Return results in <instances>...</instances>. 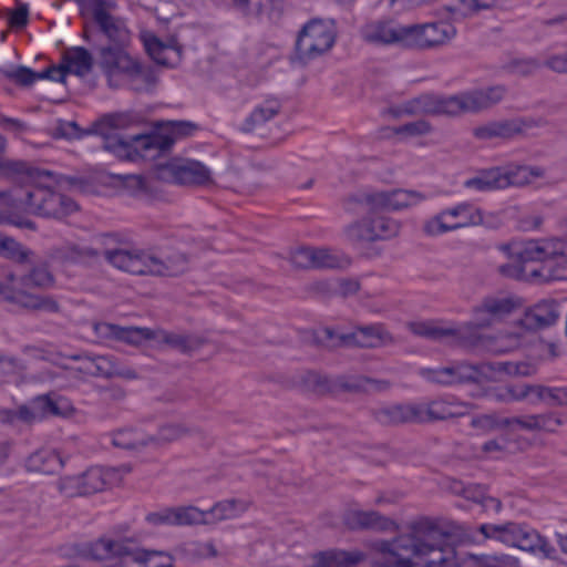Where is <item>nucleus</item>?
<instances>
[{
    "instance_id": "8",
    "label": "nucleus",
    "mask_w": 567,
    "mask_h": 567,
    "mask_svg": "<svg viewBox=\"0 0 567 567\" xmlns=\"http://www.w3.org/2000/svg\"><path fill=\"white\" fill-rule=\"evenodd\" d=\"M137 545L132 538H115L103 535L86 544L82 555L99 561L104 567H133L138 560Z\"/></svg>"
},
{
    "instance_id": "50",
    "label": "nucleus",
    "mask_w": 567,
    "mask_h": 567,
    "mask_svg": "<svg viewBox=\"0 0 567 567\" xmlns=\"http://www.w3.org/2000/svg\"><path fill=\"white\" fill-rule=\"evenodd\" d=\"M53 275L47 267H34L30 272L21 277L20 282L23 288L38 287L47 288L53 285Z\"/></svg>"
},
{
    "instance_id": "4",
    "label": "nucleus",
    "mask_w": 567,
    "mask_h": 567,
    "mask_svg": "<svg viewBox=\"0 0 567 567\" xmlns=\"http://www.w3.org/2000/svg\"><path fill=\"white\" fill-rule=\"evenodd\" d=\"M504 95L505 87L502 85L465 91L450 96L423 94L402 104L399 114L458 116L465 113H478L499 103Z\"/></svg>"
},
{
    "instance_id": "53",
    "label": "nucleus",
    "mask_w": 567,
    "mask_h": 567,
    "mask_svg": "<svg viewBox=\"0 0 567 567\" xmlns=\"http://www.w3.org/2000/svg\"><path fill=\"white\" fill-rule=\"evenodd\" d=\"M245 508L239 506L235 499H228L216 504L209 512L208 518L212 516L216 520L230 519L236 517Z\"/></svg>"
},
{
    "instance_id": "17",
    "label": "nucleus",
    "mask_w": 567,
    "mask_h": 567,
    "mask_svg": "<svg viewBox=\"0 0 567 567\" xmlns=\"http://www.w3.org/2000/svg\"><path fill=\"white\" fill-rule=\"evenodd\" d=\"M478 530L485 538H495L526 551H536L537 545L540 543V535L537 532L514 523L503 525L483 524Z\"/></svg>"
},
{
    "instance_id": "31",
    "label": "nucleus",
    "mask_w": 567,
    "mask_h": 567,
    "mask_svg": "<svg viewBox=\"0 0 567 567\" xmlns=\"http://www.w3.org/2000/svg\"><path fill=\"white\" fill-rule=\"evenodd\" d=\"M519 340L514 334H504L498 337L475 334L474 332L466 336L463 346L470 348H482L495 354L505 353L518 347Z\"/></svg>"
},
{
    "instance_id": "28",
    "label": "nucleus",
    "mask_w": 567,
    "mask_h": 567,
    "mask_svg": "<svg viewBox=\"0 0 567 567\" xmlns=\"http://www.w3.org/2000/svg\"><path fill=\"white\" fill-rule=\"evenodd\" d=\"M405 25L392 21H377L364 27L363 37L368 42L399 44L404 48Z\"/></svg>"
},
{
    "instance_id": "6",
    "label": "nucleus",
    "mask_w": 567,
    "mask_h": 567,
    "mask_svg": "<svg viewBox=\"0 0 567 567\" xmlns=\"http://www.w3.org/2000/svg\"><path fill=\"white\" fill-rule=\"evenodd\" d=\"M131 471L132 467L128 464L107 468L92 466L79 474L61 476L55 486L62 497H85L121 484L123 477Z\"/></svg>"
},
{
    "instance_id": "5",
    "label": "nucleus",
    "mask_w": 567,
    "mask_h": 567,
    "mask_svg": "<svg viewBox=\"0 0 567 567\" xmlns=\"http://www.w3.org/2000/svg\"><path fill=\"white\" fill-rule=\"evenodd\" d=\"M99 66L112 89L128 85L132 90L141 92L151 90L157 82L154 70L131 55L127 48L101 47Z\"/></svg>"
},
{
    "instance_id": "7",
    "label": "nucleus",
    "mask_w": 567,
    "mask_h": 567,
    "mask_svg": "<svg viewBox=\"0 0 567 567\" xmlns=\"http://www.w3.org/2000/svg\"><path fill=\"white\" fill-rule=\"evenodd\" d=\"M333 20L315 18L299 31L296 40V60L302 64L329 52L337 40Z\"/></svg>"
},
{
    "instance_id": "42",
    "label": "nucleus",
    "mask_w": 567,
    "mask_h": 567,
    "mask_svg": "<svg viewBox=\"0 0 567 567\" xmlns=\"http://www.w3.org/2000/svg\"><path fill=\"white\" fill-rule=\"evenodd\" d=\"M74 360H82L78 371L91 377L112 378V361L107 357H80L74 355Z\"/></svg>"
},
{
    "instance_id": "24",
    "label": "nucleus",
    "mask_w": 567,
    "mask_h": 567,
    "mask_svg": "<svg viewBox=\"0 0 567 567\" xmlns=\"http://www.w3.org/2000/svg\"><path fill=\"white\" fill-rule=\"evenodd\" d=\"M346 340L348 347L367 349L392 346L396 341L383 323L357 327L352 332H349Z\"/></svg>"
},
{
    "instance_id": "13",
    "label": "nucleus",
    "mask_w": 567,
    "mask_h": 567,
    "mask_svg": "<svg viewBox=\"0 0 567 567\" xmlns=\"http://www.w3.org/2000/svg\"><path fill=\"white\" fill-rule=\"evenodd\" d=\"M455 35V29L445 22L405 25L404 48L432 50L445 45Z\"/></svg>"
},
{
    "instance_id": "54",
    "label": "nucleus",
    "mask_w": 567,
    "mask_h": 567,
    "mask_svg": "<svg viewBox=\"0 0 567 567\" xmlns=\"http://www.w3.org/2000/svg\"><path fill=\"white\" fill-rule=\"evenodd\" d=\"M533 391L540 400L549 401L551 405H567V389L565 388L538 385L533 388Z\"/></svg>"
},
{
    "instance_id": "37",
    "label": "nucleus",
    "mask_w": 567,
    "mask_h": 567,
    "mask_svg": "<svg viewBox=\"0 0 567 567\" xmlns=\"http://www.w3.org/2000/svg\"><path fill=\"white\" fill-rule=\"evenodd\" d=\"M313 567H354L364 559L361 551L328 550L313 555Z\"/></svg>"
},
{
    "instance_id": "52",
    "label": "nucleus",
    "mask_w": 567,
    "mask_h": 567,
    "mask_svg": "<svg viewBox=\"0 0 567 567\" xmlns=\"http://www.w3.org/2000/svg\"><path fill=\"white\" fill-rule=\"evenodd\" d=\"M0 417L7 422H12L14 419H19L29 424L42 420L40 413L35 410L34 399L31 401L30 405H21L17 412L8 410L0 412Z\"/></svg>"
},
{
    "instance_id": "16",
    "label": "nucleus",
    "mask_w": 567,
    "mask_h": 567,
    "mask_svg": "<svg viewBox=\"0 0 567 567\" xmlns=\"http://www.w3.org/2000/svg\"><path fill=\"white\" fill-rule=\"evenodd\" d=\"M16 279L13 272H8L6 281L0 282V296L7 301L29 311H43L48 313H59L61 311V306L53 296L35 295L23 288H17L14 286Z\"/></svg>"
},
{
    "instance_id": "47",
    "label": "nucleus",
    "mask_w": 567,
    "mask_h": 567,
    "mask_svg": "<svg viewBox=\"0 0 567 567\" xmlns=\"http://www.w3.org/2000/svg\"><path fill=\"white\" fill-rule=\"evenodd\" d=\"M540 124V121H523V120H506L496 122V134L499 138H511L515 135L522 134L525 128H530Z\"/></svg>"
},
{
    "instance_id": "2",
    "label": "nucleus",
    "mask_w": 567,
    "mask_h": 567,
    "mask_svg": "<svg viewBox=\"0 0 567 567\" xmlns=\"http://www.w3.org/2000/svg\"><path fill=\"white\" fill-rule=\"evenodd\" d=\"M50 175L28 162L1 158L0 177L16 184L9 190L0 192V202L9 213L10 223L35 230V224L24 215L63 218L78 210L72 198L40 185V179Z\"/></svg>"
},
{
    "instance_id": "44",
    "label": "nucleus",
    "mask_w": 567,
    "mask_h": 567,
    "mask_svg": "<svg viewBox=\"0 0 567 567\" xmlns=\"http://www.w3.org/2000/svg\"><path fill=\"white\" fill-rule=\"evenodd\" d=\"M130 124V116L123 113H115L103 116L94 124V132L102 137L117 135L113 131L124 128Z\"/></svg>"
},
{
    "instance_id": "36",
    "label": "nucleus",
    "mask_w": 567,
    "mask_h": 567,
    "mask_svg": "<svg viewBox=\"0 0 567 567\" xmlns=\"http://www.w3.org/2000/svg\"><path fill=\"white\" fill-rule=\"evenodd\" d=\"M63 465L62 457L54 450H39L32 453L25 461L27 471L45 475L54 474Z\"/></svg>"
},
{
    "instance_id": "10",
    "label": "nucleus",
    "mask_w": 567,
    "mask_h": 567,
    "mask_svg": "<svg viewBox=\"0 0 567 567\" xmlns=\"http://www.w3.org/2000/svg\"><path fill=\"white\" fill-rule=\"evenodd\" d=\"M173 145L165 134L135 135L126 141L120 135L103 137L102 147L121 159L135 161L137 157H152L162 154Z\"/></svg>"
},
{
    "instance_id": "58",
    "label": "nucleus",
    "mask_w": 567,
    "mask_h": 567,
    "mask_svg": "<svg viewBox=\"0 0 567 567\" xmlns=\"http://www.w3.org/2000/svg\"><path fill=\"white\" fill-rule=\"evenodd\" d=\"M540 65L536 59H514L506 64V70L516 75L527 76L535 73Z\"/></svg>"
},
{
    "instance_id": "41",
    "label": "nucleus",
    "mask_w": 567,
    "mask_h": 567,
    "mask_svg": "<svg viewBox=\"0 0 567 567\" xmlns=\"http://www.w3.org/2000/svg\"><path fill=\"white\" fill-rule=\"evenodd\" d=\"M350 265V259L330 248L312 247V269H336Z\"/></svg>"
},
{
    "instance_id": "26",
    "label": "nucleus",
    "mask_w": 567,
    "mask_h": 567,
    "mask_svg": "<svg viewBox=\"0 0 567 567\" xmlns=\"http://www.w3.org/2000/svg\"><path fill=\"white\" fill-rule=\"evenodd\" d=\"M148 520L154 524L167 525H193V524H208V514L198 509L195 506H185L176 508H167L161 513L148 515Z\"/></svg>"
},
{
    "instance_id": "35",
    "label": "nucleus",
    "mask_w": 567,
    "mask_h": 567,
    "mask_svg": "<svg viewBox=\"0 0 567 567\" xmlns=\"http://www.w3.org/2000/svg\"><path fill=\"white\" fill-rule=\"evenodd\" d=\"M99 328L104 336L133 347H138L143 341L151 340L152 329L150 328L120 327L112 323H103Z\"/></svg>"
},
{
    "instance_id": "19",
    "label": "nucleus",
    "mask_w": 567,
    "mask_h": 567,
    "mask_svg": "<svg viewBox=\"0 0 567 567\" xmlns=\"http://www.w3.org/2000/svg\"><path fill=\"white\" fill-rule=\"evenodd\" d=\"M517 302L509 297H486L474 308V321L464 327L466 336L474 329L488 328L496 321L511 315L516 308Z\"/></svg>"
},
{
    "instance_id": "9",
    "label": "nucleus",
    "mask_w": 567,
    "mask_h": 567,
    "mask_svg": "<svg viewBox=\"0 0 567 567\" xmlns=\"http://www.w3.org/2000/svg\"><path fill=\"white\" fill-rule=\"evenodd\" d=\"M352 205L359 206L368 215L360 220L353 221L344 229L348 240L358 244L374 243L378 240H389L400 233L401 225L398 220L382 214L380 210L370 212L365 206L348 199V209H353Z\"/></svg>"
},
{
    "instance_id": "32",
    "label": "nucleus",
    "mask_w": 567,
    "mask_h": 567,
    "mask_svg": "<svg viewBox=\"0 0 567 567\" xmlns=\"http://www.w3.org/2000/svg\"><path fill=\"white\" fill-rule=\"evenodd\" d=\"M145 48L150 56L161 65L173 66L181 61L183 48L175 38L164 43L156 37L145 40Z\"/></svg>"
},
{
    "instance_id": "45",
    "label": "nucleus",
    "mask_w": 567,
    "mask_h": 567,
    "mask_svg": "<svg viewBox=\"0 0 567 567\" xmlns=\"http://www.w3.org/2000/svg\"><path fill=\"white\" fill-rule=\"evenodd\" d=\"M138 560L133 567H173V557L164 551L145 550L137 546Z\"/></svg>"
},
{
    "instance_id": "30",
    "label": "nucleus",
    "mask_w": 567,
    "mask_h": 567,
    "mask_svg": "<svg viewBox=\"0 0 567 567\" xmlns=\"http://www.w3.org/2000/svg\"><path fill=\"white\" fill-rule=\"evenodd\" d=\"M151 340H154L159 347L166 346L182 353L198 350L204 344V339L200 337L176 333L161 328L152 329Z\"/></svg>"
},
{
    "instance_id": "25",
    "label": "nucleus",
    "mask_w": 567,
    "mask_h": 567,
    "mask_svg": "<svg viewBox=\"0 0 567 567\" xmlns=\"http://www.w3.org/2000/svg\"><path fill=\"white\" fill-rule=\"evenodd\" d=\"M103 235L95 236L90 245H79L74 243H65L53 249V257L70 262H90L101 257Z\"/></svg>"
},
{
    "instance_id": "18",
    "label": "nucleus",
    "mask_w": 567,
    "mask_h": 567,
    "mask_svg": "<svg viewBox=\"0 0 567 567\" xmlns=\"http://www.w3.org/2000/svg\"><path fill=\"white\" fill-rule=\"evenodd\" d=\"M101 256L112 266L133 275H145L146 252L118 247L113 235L103 234Z\"/></svg>"
},
{
    "instance_id": "51",
    "label": "nucleus",
    "mask_w": 567,
    "mask_h": 567,
    "mask_svg": "<svg viewBox=\"0 0 567 567\" xmlns=\"http://www.w3.org/2000/svg\"><path fill=\"white\" fill-rule=\"evenodd\" d=\"M465 186L467 188H475L483 192L499 189L496 167L483 171L478 176L467 179L465 182Z\"/></svg>"
},
{
    "instance_id": "1",
    "label": "nucleus",
    "mask_w": 567,
    "mask_h": 567,
    "mask_svg": "<svg viewBox=\"0 0 567 567\" xmlns=\"http://www.w3.org/2000/svg\"><path fill=\"white\" fill-rule=\"evenodd\" d=\"M450 534L435 520L422 517L391 540L372 544L375 567H460ZM508 557H472L466 567H508Z\"/></svg>"
},
{
    "instance_id": "11",
    "label": "nucleus",
    "mask_w": 567,
    "mask_h": 567,
    "mask_svg": "<svg viewBox=\"0 0 567 567\" xmlns=\"http://www.w3.org/2000/svg\"><path fill=\"white\" fill-rule=\"evenodd\" d=\"M484 224L483 212L468 203L446 208L429 219L423 230L429 236H439L461 228Z\"/></svg>"
},
{
    "instance_id": "20",
    "label": "nucleus",
    "mask_w": 567,
    "mask_h": 567,
    "mask_svg": "<svg viewBox=\"0 0 567 567\" xmlns=\"http://www.w3.org/2000/svg\"><path fill=\"white\" fill-rule=\"evenodd\" d=\"M417 423H431L462 417L470 412V404L455 401L436 399L426 404H416Z\"/></svg>"
},
{
    "instance_id": "55",
    "label": "nucleus",
    "mask_w": 567,
    "mask_h": 567,
    "mask_svg": "<svg viewBox=\"0 0 567 567\" xmlns=\"http://www.w3.org/2000/svg\"><path fill=\"white\" fill-rule=\"evenodd\" d=\"M348 336L349 333H337L330 328H324L317 333L316 339L322 347L336 349L340 347H348V341L346 340Z\"/></svg>"
},
{
    "instance_id": "48",
    "label": "nucleus",
    "mask_w": 567,
    "mask_h": 567,
    "mask_svg": "<svg viewBox=\"0 0 567 567\" xmlns=\"http://www.w3.org/2000/svg\"><path fill=\"white\" fill-rule=\"evenodd\" d=\"M301 384L307 391L323 395L332 390L330 380L315 371H308L301 375Z\"/></svg>"
},
{
    "instance_id": "56",
    "label": "nucleus",
    "mask_w": 567,
    "mask_h": 567,
    "mask_svg": "<svg viewBox=\"0 0 567 567\" xmlns=\"http://www.w3.org/2000/svg\"><path fill=\"white\" fill-rule=\"evenodd\" d=\"M0 73L4 78L24 86L32 84L35 80H39L38 72H33L31 69L25 66H18L12 70L0 69Z\"/></svg>"
},
{
    "instance_id": "61",
    "label": "nucleus",
    "mask_w": 567,
    "mask_h": 567,
    "mask_svg": "<svg viewBox=\"0 0 567 567\" xmlns=\"http://www.w3.org/2000/svg\"><path fill=\"white\" fill-rule=\"evenodd\" d=\"M290 262L296 269H312V247H299L290 254Z\"/></svg>"
},
{
    "instance_id": "43",
    "label": "nucleus",
    "mask_w": 567,
    "mask_h": 567,
    "mask_svg": "<svg viewBox=\"0 0 567 567\" xmlns=\"http://www.w3.org/2000/svg\"><path fill=\"white\" fill-rule=\"evenodd\" d=\"M111 442L124 450H136L147 445L152 439L144 436L133 429H121L112 433Z\"/></svg>"
},
{
    "instance_id": "60",
    "label": "nucleus",
    "mask_w": 567,
    "mask_h": 567,
    "mask_svg": "<svg viewBox=\"0 0 567 567\" xmlns=\"http://www.w3.org/2000/svg\"><path fill=\"white\" fill-rule=\"evenodd\" d=\"M532 431L555 432L563 421L553 413L532 414Z\"/></svg>"
},
{
    "instance_id": "21",
    "label": "nucleus",
    "mask_w": 567,
    "mask_h": 567,
    "mask_svg": "<svg viewBox=\"0 0 567 567\" xmlns=\"http://www.w3.org/2000/svg\"><path fill=\"white\" fill-rule=\"evenodd\" d=\"M189 259L186 254L172 250L156 256L146 252L145 275L151 276H179L187 271Z\"/></svg>"
},
{
    "instance_id": "49",
    "label": "nucleus",
    "mask_w": 567,
    "mask_h": 567,
    "mask_svg": "<svg viewBox=\"0 0 567 567\" xmlns=\"http://www.w3.org/2000/svg\"><path fill=\"white\" fill-rule=\"evenodd\" d=\"M0 254L20 264L28 261L32 251L25 249L21 244L10 237H0Z\"/></svg>"
},
{
    "instance_id": "12",
    "label": "nucleus",
    "mask_w": 567,
    "mask_h": 567,
    "mask_svg": "<svg viewBox=\"0 0 567 567\" xmlns=\"http://www.w3.org/2000/svg\"><path fill=\"white\" fill-rule=\"evenodd\" d=\"M154 179L185 186H206L213 183L210 171L200 162L173 159L156 165Z\"/></svg>"
},
{
    "instance_id": "29",
    "label": "nucleus",
    "mask_w": 567,
    "mask_h": 567,
    "mask_svg": "<svg viewBox=\"0 0 567 567\" xmlns=\"http://www.w3.org/2000/svg\"><path fill=\"white\" fill-rule=\"evenodd\" d=\"M373 419L381 425L395 426L405 423H417L416 404H394L372 410Z\"/></svg>"
},
{
    "instance_id": "59",
    "label": "nucleus",
    "mask_w": 567,
    "mask_h": 567,
    "mask_svg": "<svg viewBox=\"0 0 567 567\" xmlns=\"http://www.w3.org/2000/svg\"><path fill=\"white\" fill-rule=\"evenodd\" d=\"M189 433V430L181 423H173L163 425L157 433L155 439L151 437V441L169 443L178 440Z\"/></svg>"
},
{
    "instance_id": "33",
    "label": "nucleus",
    "mask_w": 567,
    "mask_h": 567,
    "mask_svg": "<svg viewBox=\"0 0 567 567\" xmlns=\"http://www.w3.org/2000/svg\"><path fill=\"white\" fill-rule=\"evenodd\" d=\"M558 317V303L555 300H546L528 309L522 323L529 330H538L554 324Z\"/></svg>"
},
{
    "instance_id": "3",
    "label": "nucleus",
    "mask_w": 567,
    "mask_h": 567,
    "mask_svg": "<svg viewBox=\"0 0 567 567\" xmlns=\"http://www.w3.org/2000/svg\"><path fill=\"white\" fill-rule=\"evenodd\" d=\"M567 269V241L558 238L529 240L519 247L511 261L498 267V272L512 279H563Z\"/></svg>"
},
{
    "instance_id": "46",
    "label": "nucleus",
    "mask_w": 567,
    "mask_h": 567,
    "mask_svg": "<svg viewBox=\"0 0 567 567\" xmlns=\"http://www.w3.org/2000/svg\"><path fill=\"white\" fill-rule=\"evenodd\" d=\"M120 183L135 196H148L153 194V187L150 179L142 175H117Z\"/></svg>"
},
{
    "instance_id": "39",
    "label": "nucleus",
    "mask_w": 567,
    "mask_h": 567,
    "mask_svg": "<svg viewBox=\"0 0 567 567\" xmlns=\"http://www.w3.org/2000/svg\"><path fill=\"white\" fill-rule=\"evenodd\" d=\"M63 62L69 73H73L78 76H85L93 68L92 54L82 47L68 50L63 55Z\"/></svg>"
},
{
    "instance_id": "63",
    "label": "nucleus",
    "mask_w": 567,
    "mask_h": 567,
    "mask_svg": "<svg viewBox=\"0 0 567 567\" xmlns=\"http://www.w3.org/2000/svg\"><path fill=\"white\" fill-rule=\"evenodd\" d=\"M29 9L25 3H20L14 10L9 13V25L11 28H23L28 23Z\"/></svg>"
},
{
    "instance_id": "14",
    "label": "nucleus",
    "mask_w": 567,
    "mask_h": 567,
    "mask_svg": "<svg viewBox=\"0 0 567 567\" xmlns=\"http://www.w3.org/2000/svg\"><path fill=\"white\" fill-rule=\"evenodd\" d=\"M426 196L417 190L394 189L391 192H372L351 196L350 202L365 206L370 212L399 210L415 206Z\"/></svg>"
},
{
    "instance_id": "38",
    "label": "nucleus",
    "mask_w": 567,
    "mask_h": 567,
    "mask_svg": "<svg viewBox=\"0 0 567 567\" xmlns=\"http://www.w3.org/2000/svg\"><path fill=\"white\" fill-rule=\"evenodd\" d=\"M410 330L419 337H424L432 340L455 338L462 344L464 339L466 338V331H464V328H443L431 321L413 322L410 324Z\"/></svg>"
},
{
    "instance_id": "40",
    "label": "nucleus",
    "mask_w": 567,
    "mask_h": 567,
    "mask_svg": "<svg viewBox=\"0 0 567 567\" xmlns=\"http://www.w3.org/2000/svg\"><path fill=\"white\" fill-rule=\"evenodd\" d=\"M281 105L276 99H268L262 104L257 105L250 115L243 123L241 130L244 132H251L258 125H261L271 118H274L277 114H279Z\"/></svg>"
},
{
    "instance_id": "62",
    "label": "nucleus",
    "mask_w": 567,
    "mask_h": 567,
    "mask_svg": "<svg viewBox=\"0 0 567 567\" xmlns=\"http://www.w3.org/2000/svg\"><path fill=\"white\" fill-rule=\"evenodd\" d=\"M503 417H498L494 414H483L472 420L471 425L475 429H480L485 433L504 429L502 423Z\"/></svg>"
},
{
    "instance_id": "23",
    "label": "nucleus",
    "mask_w": 567,
    "mask_h": 567,
    "mask_svg": "<svg viewBox=\"0 0 567 567\" xmlns=\"http://www.w3.org/2000/svg\"><path fill=\"white\" fill-rule=\"evenodd\" d=\"M93 19L102 34L107 39L105 47L127 48L131 42V32L125 22L109 13L104 8L93 9Z\"/></svg>"
},
{
    "instance_id": "64",
    "label": "nucleus",
    "mask_w": 567,
    "mask_h": 567,
    "mask_svg": "<svg viewBox=\"0 0 567 567\" xmlns=\"http://www.w3.org/2000/svg\"><path fill=\"white\" fill-rule=\"evenodd\" d=\"M463 10L467 14H475L482 10H488L496 6L497 0H460Z\"/></svg>"
},
{
    "instance_id": "22",
    "label": "nucleus",
    "mask_w": 567,
    "mask_h": 567,
    "mask_svg": "<svg viewBox=\"0 0 567 567\" xmlns=\"http://www.w3.org/2000/svg\"><path fill=\"white\" fill-rule=\"evenodd\" d=\"M342 520L344 526L351 530L391 532L398 528L394 520L375 511L349 508L343 513Z\"/></svg>"
},
{
    "instance_id": "27",
    "label": "nucleus",
    "mask_w": 567,
    "mask_h": 567,
    "mask_svg": "<svg viewBox=\"0 0 567 567\" xmlns=\"http://www.w3.org/2000/svg\"><path fill=\"white\" fill-rule=\"evenodd\" d=\"M499 189L511 186L522 187L530 184L534 179L543 178L545 169L538 166L507 165L496 167Z\"/></svg>"
},
{
    "instance_id": "15",
    "label": "nucleus",
    "mask_w": 567,
    "mask_h": 567,
    "mask_svg": "<svg viewBox=\"0 0 567 567\" xmlns=\"http://www.w3.org/2000/svg\"><path fill=\"white\" fill-rule=\"evenodd\" d=\"M492 370V367L487 363L477 365L460 363L453 367L423 369L421 370V374L430 382L451 385L462 383H482L488 378V372Z\"/></svg>"
},
{
    "instance_id": "57",
    "label": "nucleus",
    "mask_w": 567,
    "mask_h": 567,
    "mask_svg": "<svg viewBox=\"0 0 567 567\" xmlns=\"http://www.w3.org/2000/svg\"><path fill=\"white\" fill-rule=\"evenodd\" d=\"M431 132L432 125L425 120L406 123L393 128L394 134L408 137L423 136Z\"/></svg>"
},
{
    "instance_id": "34",
    "label": "nucleus",
    "mask_w": 567,
    "mask_h": 567,
    "mask_svg": "<svg viewBox=\"0 0 567 567\" xmlns=\"http://www.w3.org/2000/svg\"><path fill=\"white\" fill-rule=\"evenodd\" d=\"M34 406L42 420L48 416L70 417L75 413V408L68 398L53 393L35 396Z\"/></svg>"
}]
</instances>
